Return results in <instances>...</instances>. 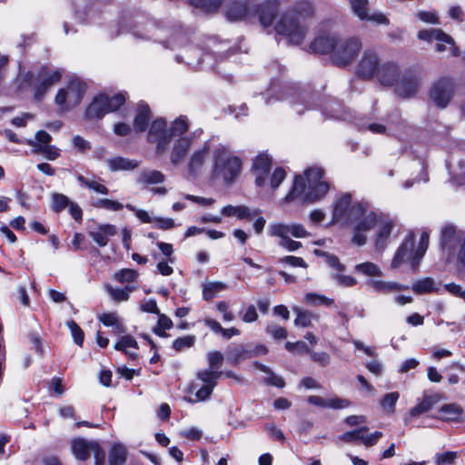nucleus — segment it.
Instances as JSON below:
<instances>
[{"instance_id":"obj_1","label":"nucleus","mask_w":465,"mask_h":465,"mask_svg":"<svg viewBox=\"0 0 465 465\" xmlns=\"http://www.w3.org/2000/svg\"><path fill=\"white\" fill-rule=\"evenodd\" d=\"M314 15L312 3L302 0L284 12L274 25L278 35L285 36L292 45H301L308 32V19Z\"/></svg>"},{"instance_id":"obj_2","label":"nucleus","mask_w":465,"mask_h":465,"mask_svg":"<svg viewBox=\"0 0 465 465\" xmlns=\"http://www.w3.org/2000/svg\"><path fill=\"white\" fill-rule=\"evenodd\" d=\"M305 181L296 175L293 185L284 201L289 203L300 199L302 203H313L322 200L330 190V183L324 179V170L321 167H311L304 171Z\"/></svg>"},{"instance_id":"obj_3","label":"nucleus","mask_w":465,"mask_h":465,"mask_svg":"<svg viewBox=\"0 0 465 465\" xmlns=\"http://www.w3.org/2000/svg\"><path fill=\"white\" fill-rule=\"evenodd\" d=\"M63 74V69L49 65H42L35 72L20 69L16 84L20 89L32 87L35 100L41 101L48 91L61 81Z\"/></svg>"},{"instance_id":"obj_4","label":"nucleus","mask_w":465,"mask_h":465,"mask_svg":"<svg viewBox=\"0 0 465 465\" xmlns=\"http://www.w3.org/2000/svg\"><path fill=\"white\" fill-rule=\"evenodd\" d=\"M209 368L201 370L197 372L196 377L202 382H193L190 386L191 391H194L195 399L186 398V401L191 403L198 401H204L208 400L214 388L217 386L218 380L222 376V371L218 369L222 366L223 361V355L218 351H211L208 353Z\"/></svg>"},{"instance_id":"obj_5","label":"nucleus","mask_w":465,"mask_h":465,"mask_svg":"<svg viewBox=\"0 0 465 465\" xmlns=\"http://www.w3.org/2000/svg\"><path fill=\"white\" fill-rule=\"evenodd\" d=\"M213 175L221 177L225 183H232L242 170L241 159L234 155L229 147L217 146L213 153Z\"/></svg>"},{"instance_id":"obj_6","label":"nucleus","mask_w":465,"mask_h":465,"mask_svg":"<svg viewBox=\"0 0 465 465\" xmlns=\"http://www.w3.org/2000/svg\"><path fill=\"white\" fill-rule=\"evenodd\" d=\"M86 92V84L80 79L69 81L66 86L58 89L54 104L60 113H67L77 107Z\"/></svg>"},{"instance_id":"obj_7","label":"nucleus","mask_w":465,"mask_h":465,"mask_svg":"<svg viewBox=\"0 0 465 465\" xmlns=\"http://www.w3.org/2000/svg\"><path fill=\"white\" fill-rule=\"evenodd\" d=\"M384 213L381 211L370 210L368 203H365V208L362 213L353 217L356 222L353 228L352 242L358 246H362L367 242L366 232L376 226L383 217Z\"/></svg>"},{"instance_id":"obj_8","label":"nucleus","mask_w":465,"mask_h":465,"mask_svg":"<svg viewBox=\"0 0 465 465\" xmlns=\"http://www.w3.org/2000/svg\"><path fill=\"white\" fill-rule=\"evenodd\" d=\"M125 102V97L123 94H115L109 97L106 94H101L94 97L92 103L85 110V118L88 120L101 119L104 114L114 112L120 108Z\"/></svg>"},{"instance_id":"obj_9","label":"nucleus","mask_w":465,"mask_h":465,"mask_svg":"<svg viewBox=\"0 0 465 465\" xmlns=\"http://www.w3.org/2000/svg\"><path fill=\"white\" fill-rule=\"evenodd\" d=\"M364 208L365 202L352 203L351 194H343L334 203L332 221L344 223H352L353 217L362 213Z\"/></svg>"},{"instance_id":"obj_10","label":"nucleus","mask_w":465,"mask_h":465,"mask_svg":"<svg viewBox=\"0 0 465 465\" xmlns=\"http://www.w3.org/2000/svg\"><path fill=\"white\" fill-rule=\"evenodd\" d=\"M454 79L442 76L436 80L429 91L430 100L440 109L448 106L455 94Z\"/></svg>"},{"instance_id":"obj_11","label":"nucleus","mask_w":465,"mask_h":465,"mask_svg":"<svg viewBox=\"0 0 465 465\" xmlns=\"http://www.w3.org/2000/svg\"><path fill=\"white\" fill-rule=\"evenodd\" d=\"M361 49V43L356 37L338 39L331 59L335 64L345 66L354 60Z\"/></svg>"},{"instance_id":"obj_12","label":"nucleus","mask_w":465,"mask_h":465,"mask_svg":"<svg viewBox=\"0 0 465 465\" xmlns=\"http://www.w3.org/2000/svg\"><path fill=\"white\" fill-rule=\"evenodd\" d=\"M421 82L420 74L408 69L399 77L395 84L394 92L401 98H411L417 94Z\"/></svg>"},{"instance_id":"obj_13","label":"nucleus","mask_w":465,"mask_h":465,"mask_svg":"<svg viewBox=\"0 0 465 465\" xmlns=\"http://www.w3.org/2000/svg\"><path fill=\"white\" fill-rule=\"evenodd\" d=\"M147 140L149 143H156V153H163L169 143L171 142V134L166 129V122L162 119L154 120L148 132Z\"/></svg>"},{"instance_id":"obj_14","label":"nucleus","mask_w":465,"mask_h":465,"mask_svg":"<svg viewBox=\"0 0 465 465\" xmlns=\"http://www.w3.org/2000/svg\"><path fill=\"white\" fill-rule=\"evenodd\" d=\"M381 64L376 52L366 50L357 65V74L363 80H372L378 73Z\"/></svg>"},{"instance_id":"obj_15","label":"nucleus","mask_w":465,"mask_h":465,"mask_svg":"<svg viewBox=\"0 0 465 465\" xmlns=\"http://www.w3.org/2000/svg\"><path fill=\"white\" fill-rule=\"evenodd\" d=\"M353 14L361 21L371 22L376 25H388L389 19L382 14L374 12L370 14L368 0H349Z\"/></svg>"},{"instance_id":"obj_16","label":"nucleus","mask_w":465,"mask_h":465,"mask_svg":"<svg viewBox=\"0 0 465 465\" xmlns=\"http://www.w3.org/2000/svg\"><path fill=\"white\" fill-rule=\"evenodd\" d=\"M420 40L431 43L432 41L444 42L450 45V51L452 56L458 57L460 54V49L456 46L454 39L440 28L423 29L418 33Z\"/></svg>"},{"instance_id":"obj_17","label":"nucleus","mask_w":465,"mask_h":465,"mask_svg":"<svg viewBox=\"0 0 465 465\" xmlns=\"http://www.w3.org/2000/svg\"><path fill=\"white\" fill-rule=\"evenodd\" d=\"M414 242L415 238L412 233L409 234L400 247L397 249L395 255L391 261V266L392 269L399 268L402 263L410 262L412 266L414 257Z\"/></svg>"},{"instance_id":"obj_18","label":"nucleus","mask_w":465,"mask_h":465,"mask_svg":"<svg viewBox=\"0 0 465 465\" xmlns=\"http://www.w3.org/2000/svg\"><path fill=\"white\" fill-rule=\"evenodd\" d=\"M400 76L399 64L392 61H387L381 63L375 79L383 86H394Z\"/></svg>"},{"instance_id":"obj_19","label":"nucleus","mask_w":465,"mask_h":465,"mask_svg":"<svg viewBox=\"0 0 465 465\" xmlns=\"http://www.w3.org/2000/svg\"><path fill=\"white\" fill-rule=\"evenodd\" d=\"M377 226L375 247L378 250H384L389 242L391 231L394 227V222L388 214L384 213Z\"/></svg>"},{"instance_id":"obj_20","label":"nucleus","mask_w":465,"mask_h":465,"mask_svg":"<svg viewBox=\"0 0 465 465\" xmlns=\"http://www.w3.org/2000/svg\"><path fill=\"white\" fill-rule=\"evenodd\" d=\"M272 166V159L265 153H260L253 161L252 170L255 173V183L257 186H263L266 182V175Z\"/></svg>"},{"instance_id":"obj_21","label":"nucleus","mask_w":465,"mask_h":465,"mask_svg":"<svg viewBox=\"0 0 465 465\" xmlns=\"http://www.w3.org/2000/svg\"><path fill=\"white\" fill-rule=\"evenodd\" d=\"M366 285L371 291L384 295L395 293L402 290L409 289L408 286L402 285L397 282H386L376 279H369L366 282Z\"/></svg>"},{"instance_id":"obj_22","label":"nucleus","mask_w":465,"mask_h":465,"mask_svg":"<svg viewBox=\"0 0 465 465\" xmlns=\"http://www.w3.org/2000/svg\"><path fill=\"white\" fill-rule=\"evenodd\" d=\"M221 213L226 217L235 216L239 220H252L262 213L260 209H251L245 205H226L222 208Z\"/></svg>"},{"instance_id":"obj_23","label":"nucleus","mask_w":465,"mask_h":465,"mask_svg":"<svg viewBox=\"0 0 465 465\" xmlns=\"http://www.w3.org/2000/svg\"><path fill=\"white\" fill-rule=\"evenodd\" d=\"M116 234L117 228L114 225L109 223L100 224L96 230L89 232L90 237L100 247L106 246L110 238Z\"/></svg>"},{"instance_id":"obj_24","label":"nucleus","mask_w":465,"mask_h":465,"mask_svg":"<svg viewBox=\"0 0 465 465\" xmlns=\"http://www.w3.org/2000/svg\"><path fill=\"white\" fill-rule=\"evenodd\" d=\"M338 38L334 35H322L316 37L310 45V49L317 54H334Z\"/></svg>"},{"instance_id":"obj_25","label":"nucleus","mask_w":465,"mask_h":465,"mask_svg":"<svg viewBox=\"0 0 465 465\" xmlns=\"http://www.w3.org/2000/svg\"><path fill=\"white\" fill-rule=\"evenodd\" d=\"M249 13V7L246 1L232 0L231 1L225 11L226 18L231 22L243 20Z\"/></svg>"},{"instance_id":"obj_26","label":"nucleus","mask_w":465,"mask_h":465,"mask_svg":"<svg viewBox=\"0 0 465 465\" xmlns=\"http://www.w3.org/2000/svg\"><path fill=\"white\" fill-rule=\"evenodd\" d=\"M307 401L312 404L322 408L329 409H345L350 406V401L341 398L324 399L318 395L309 396Z\"/></svg>"},{"instance_id":"obj_27","label":"nucleus","mask_w":465,"mask_h":465,"mask_svg":"<svg viewBox=\"0 0 465 465\" xmlns=\"http://www.w3.org/2000/svg\"><path fill=\"white\" fill-rule=\"evenodd\" d=\"M192 146V139L189 136L180 137L174 142L170 160L172 163L177 165L182 163V161L186 156L189 149Z\"/></svg>"},{"instance_id":"obj_28","label":"nucleus","mask_w":465,"mask_h":465,"mask_svg":"<svg viewBox=\"0 0 465 465\" xmlns=\"http://www.w3.org/2000/svg\"><path fill=\"white\" fill-rule=\"evenodd\" d=\"M71 448L77 460H86L90 457L93 449H97V442L87 441L84 439L78 438L72 441Z\"/></svg>"},{"instance_id":"obj_29","label":"nucleus","mask_w":465,"mask_h":465,"mask_svg":"<svg viewBox=\"0 0 465 465\" xmlns=\"http://www.w3.org/2000/svg\"><path fill=\"white\" fill-rule=\"evenodd\" d=\"M257 14L259 22L262 27H270L277 15V7L275 5L270 2H264L258 5Z\"/></svg>"},{"instance_id":"obj_30","label":"nucleus","mask_w":465,"mask_h":465,"mask_svg":"<svg viewBox=\"0 0 465 465\" xmlns=\"http://www.w3.org/2000/svg\"><path fill=\"white\" fill-rule=\"evenodd\" d=\"M203 52L197 46H189L183 54L176 55L178 63L184 62L193 68L200 66L203 59Z\"/></svg>"},{"instance_id":"obj_31","label":"nucleus","mask_w":465,"mask_h":465,"mask_svg":"<svg viewBox=\"0 0 465 465\" xmlns=\"http://www.w3.org/2000/svg\"><path fill=\"white\" fill-rule=\"evenodd\" d=\"M209 147L204 145L202 149L196 150L191 156L187 164L190 175L195 176L202 169L205 163Z\"/></svg>"},{"instance_id":"obj_32","label":"nucleus","mask_w":465,"mask_h":465,"mask_svg":"<svg viewBox=\"0 0 465 465\" xmlns=\"http://www.w3.org/2000/svg\"><path fill=\"white\" fill-rule=\"evenodd\" d=\"M434 405V401L430 396H425L422 400L418 402L414 407H412L409 414L405 416L404 421L406 424H409L411 421V419L418 418L420 415L428 412Z\"/></svg>"},{"instance_id":"obj_33","label":"nucleus","mask_w":465,"mask_h":465,"mask_svg":"<svg viewBox=\"0 0 465 465\" xmlns=\"http://www.w3.org/2000/svg\"><path fill=\"white\" fill-rule=\"evenodd\" d=\"M254 354L252 350L247 349L244 345L238 344L228 349L227 359L232 364H237L241 361L253 357Z\"/></svg>"},{"instance_id":"obj_34","label":"nucleus","mask_w":465,"mask_h":465,"mask_svg":"<svg viewBox=\"0 0 465 465\" xmlns=\"http://www.w3.org/2000/svg\"><path fill=\"white\" fill-rule=\"evenodd\" d=\"M137 112L134 121V127L136 132L141 133L145 131L148 126L150 108L146 104L140 103L137 107Z\"/></svg>"},{"instance_id":"obj_35","label":"nucleus","mask_w":465,"mask_h":465,"mask_svg":"<svg viewBox=\"0 0 465 465\" xmlns=\"http://www.w3.org/2000/svg\"><path fill=\"white\" fill-rule=\"evenodd\" d=\"M106 163L112 172L130 171L139 166L136 160H129L121 156L107 159Z\"/></svg>"},{"instance_id":"obj_36","label":"nucleus","mask_w":465,"mask_h":465,"mask_svg":"<svg viewBox=\"0 0 465 465\" xmlns=\"http://www.w3.org/2000/svg\"><path fill=\"white\" fill-rule=\"evenodd\" d=\"M165 175L157 170H144L137 177V183L144 186L163 183Z\"/></svg>"},{"instance_id":"obj_37","label":"nucleus","mask_w":465,"mask_h":465,"mask_svg":"<svg viewBox=\"0 0 465 465\" xmlns=\"http://www.w3.org/2000/svg\"><path fill=\"white\" fill-rule=\"evenodd\" d=\"M440 412L441 414V419L448 421H461L463 410L462 408L455 403L444 404Z\"/></svg>"},{"instance_id":"obj_38","label":"nucleus","mask_w":465,"mask_h":465,"mask_svg":"<svg viewBox=\"0 0 465 465\" xmlns=\"http://www.w3.org/2000/svg\"><path fill=\"white\" fill-rule=\"evenodd\" d=\"M411 290L418 295L439 292V288L436 286L434 280L430 277L422 278L414 282Z\"/></svg>"},{"instance_id":"obj_39","label":"nucleus","mask_w":465,"mask_h":465,"mask_svg":"<svg viewBox=\"0 0 465 465\" xmlns=\"http://www.w3.org/2000/svg\"><path fill=\"white\" fill-rule=\"evenodd\" d=\"M457 235L455 226L446 224L442 227L440 232V247L443 250H448L449 254H451L452 242L455 241Z\"/></svg>"},{"instance_id":"obj_40","label":"nucleus","mask_w":465,"mask_h":465,"mask_svg":"<svg viewBox=\"0 0 465 465\" xmlns=\"http://www.w3.org/2000/svg\"><path fill=\"white\" fill-rule=\"evenodd\" d=\"M430 242V236L427 232H422L419 242V246L415 249L413 262H412V270L415 272L418 270L420 262L423 258Z\"/></svg>"},{"instance_id":"obj_41","label":"nucleus","mask_w":465,"mask_h":465,"mask_svg":"<svg viewBox=\"0 0 465 465\" xmlns=\"http://www.w3.org/2000/svg\"><path fill=\"white\" fill-rule=\"evenodd\" d=\"M354 271L357 273H361L368 277H381L383 275L381 268L376 263L371 262H365L356 264Z\"/></svg>"},{"instance_id":"obj_42","label":"nucleus","mask_w":465,"mask_h":465,"mask_svg":"<svg viewBox=\"0 0 465 465\" xmlns=\"http://www.w3.org/2000/svg\"><path fill=\"white\" fill-rule=\"evenodd\" d=\"M126 449L123 445H114L109 452V465H124L126 460Z\"/></svg>"},{"instance_id":"obj_43","label":"nucleus","mask_w":465,"mask_h":465,"mask_svg":"<svg viewBox=\"0 0 465 465\" xmlns=\"http://www.w3.org/2000/svg\"><path fill=\"white\" fill-rule=\"evenodd\" d=\"M256 366L260 371L268 374V377L264 379L265 384L277 388H283L285 386L283 378L274 374L269 367L262 363H256Z\"/></svg>"},{"instance_id":"obj_44","label":"nucleus","mask_w":465,"mask_h":465,"mask_svg":"<svg viewBox=\"0 0 465 465\" xmlns=\"http://www.w3.org/2000/svg\"><path fill=\"white\" fill-rule=\"evenodd\" d=\"M76 179L83 186L89 190H93L97 193L107 194L109 192L108 188L105 185L100 183L97 180L86 178L83 174H78Z\"/></svg>"},{"instance_id":"obj_45","label":"nucleus","mask_w":465,"mask_h":465,"mask_svg":"<svg viewBox=\"0 0 465 465\" xmlns=\"http://www.w3.org/2000/svg\"><path fill=\"white\" fill-rule=\"evenodd\" d=\"M109 295L115 302H125L129 299L130 292H134L136 287L134 285H126L124 288L106 287Z\"/></svg>"},{"instance_id":"obj_46","label":"nucleus","mask_w":465,"mask_h":465,"mask_svg":"<svg viewBox=\"0 0 465 465\" xmlns=\"http://www.w3.org/2000/svg\"><path fill=\"white\" fill-rule=\"evenodd\" d=\"M226 289V284L221 282H211L203 286V298L211 301L220 292Z\"/></svg>"},{"instance_id":"obj_47","label":"nucleus","mask_w":465,"mask_h":465,"mask_svg":"<svg viewBox=\"0 0 465 465\" xmlns=\"http://www.w3.org/2000/svg\"><path fill=\"white\" fill-rule=\"evenodd\" d=\"M400 398L398 391L386 393L380 401V404L383 411L388 414L395 412V405Z\"/></svg>"},{"instance_id":"obj_48","label":"nucleus","mask_w":465,"mask_h":465,"mask_svg":"<svg viewBox=\"0 0 465 465\" xmlns=\"http://www.w3.org/2000/svg\"><path fill=\"white\" fill-rule=\"evenodd\" d=\"M224 0H190V4L207 13L216 12Z\"/></svg>"},{"instance_id":"obj_49","label":"nucleus","mask_w":465,"mask_h":465,"mask_svg":"<svg viewBox=\"0 0 465 465\" xmlns=\"http://www.w3.org/2000/svg\"><path fill=\"white\" fill-rule=\"evenodd\" d=\"M138 272L133 269H122L115 272L114 279L120 283H126V285H132L135 282L138 278Z\"/></svg>"},{"instance_id":"obj_50","label":"nucleus","mask_w":465,"mask_h":465,"mask_svg":"<svg viewBox=\"0 0 465 465\" xmlns=\"http://www.w3.org/2000/svg\"><path fill=\"white\" fill-rule=\"evenodd\" d=\"M292 310L296 313V318L294 320L295 326L302 328L311 326L312 320L313 318V314L311 312L302 310L298 307H293Z\"/></svg>"},{"instance_id":"obj_51","label":"nucleus","mask_w":465,"mask_h":465,"mask_svg":"<svg viewBox=\"0 0 465 465\" xmlns=\"http://www.w3.org/2000/svg\"><path fill=\"white\" fill-rule=\"evenodd\" d=\"M188 127L189 125L187 123V118L185 116L178 117L172 123L171 128L169 129L171 139L174 136H180L185 134L188 130Z\"/></svg>"},{"instance_id":"obj_52","label":"nucleus","mask_w":465,"mask_h":465,"mask_svg":"<svg viewBox=\"0 0 465 465\" xmlns=\"http://www.w3.org/2000/svg\"><path fill=\"white\" fill-rule=\"evenodd\" d=\"M70 203L71 202L69 201V198L63 193H54L52 194L51 206L52 210L56 213L64 211L66 207H68Z\"/></svg>"},{"instance_id":"obj_53","label":"nucleus","mask_w":465,"mask_h":465,"mask_svg":"<svg viewBox=\"0 0 465 465\" xmlns=\"http://www.w3.org/2000/svg\"><path fill=\"white\" fill-rule=\"evenodd\" d=\"M172 327V320L165 314H162L159 312L157 327L154 328V333L160 337H167L165 330H170Z\"/></svg>"},{"instance_id":"obj_54","label":"nucleus","mask_w":465,"mask_h":465,"mask_svg":"<svg viewBox=\"0 0 465 465\" xmlns=\"http://www.w3.org/2000/svg\"><path fill=\"white\" fill-rule=\"evenodd\" d=\"M369 428L366 426L360 427L354 430L344 432L338 436L339 440L345 442H352L363 439V433L367 432Z\"/></svg>"},{"instance_id":"obj_55","label":"nucleus","mask_w":465,"mask_h":465,"mask_svg":"<svg viewBox=\"0 0 465 465\" xmlns=\"http://www.w3.org/2000/svg\"><path fill=\"white\" fill-rule=\"evenodd\" d=\"M314 252L318 256H324L326 259V262L331 268L337 270L338 272L345 271V265L340 262V259L336 255L325 252L321 250H315Z\"/></svg>"},{"instance_id":"obj_56","label":"nucleus","mask_w":465,"mask_h":465,"mask_svg":"<svg viewBox=\"0 0 465 465\" xmlns=\"http://www.w3.org/2000/svg\"><path fill=\"white\" fill-rule=\"evenodd\" d=\"M195 341V337L193 335H186L175 339L173 342V348L176 351H182L185 349L191 348Z\"/></svg>"},{"instance_id":"obj_57","label":"nucleus","mask_w":465,"mask_h":465,"mask_svg":"<svg viewBox=\"0 0 465 465\" xmlns=\"http://www.w3.org/2000/svg\"><path fill=\"white\" fill-rule=\"evenodd\" d=\"M67 327L69 328L71 334L74 338V342L79 345L80 347L83 346L84 339V333L83 330L80 328V326L74 322V321H69L66 323Z\"/></svg>"},{"instance_id":"obj_58","label":"nucleus","mask_w":465,"mask_h":465,"mask_svg":"<svg viewBox=\"0 0 465 465\" xmlns=\"http://www.w3.org/2000/svg\"><path fill=\"white\" fill-rule=\"evenodd\" d=\"M305 300L307 302L312 305H326L331 306L333 303V300L330 299L326 296L320 295L313 292H308L305 295Z\"/></svg>"},{"instance_id":"obj_59","label":"nucleus","mask_w":465,"mask_h":465,"mask_svg":"<svg viewBox=\"0 0 465 465\" xmlns=\"http://www.w3.org/2000/svg\"><path fill=\"white\" fill-rule=\"evenodd\" d=\"M127 348H138L137 341L131 335L123 336L118 342L115 343L114 349L117 351H125Z\"/></svg>"},{"instance_id":"obj_60","label":"nucleus","mask_w":465,"mask_h":465,"mask_svg":"<svg viewBox=\"0 0 465 465\" xmlns=\"http://www.w3.org/2000/svg\"><path fill=\"white\" fill-rule=\"evenodd\" d=\"M271 236H278L281 240L289 237L288 224L273 223L269 227Z\"/></svg>"},{"instance_id":"obj_61","label":"nucleus","mask_w":465,"mask_h":465,"mask_svg":"<svg viewBox=\"0 0 465 465\" xmlns=\"http://www.w3.org/2000/svg\"><path fill=\"white\" fill-rule=\"evenodd\" d=\"M308 354H310L311 359L314 362L318 363L322 367L329 365L331 361L330 354L325 351H312L310 350Z\"/></svg>"},{"instance_id":"obj_62","label":"nucleus","mask_w":465,"mask_h":465,"mask_svg":"<svg viewBox=\"0 0 465 465\" xmlns=\"http://www.w3.org/2000/svg\"><path fill=\"white\" fill-rule=\"evenodd\" d=\"M94 205L111 211H120L124 208L121 203L110 199H100Z\"/></svg>"},{"instance_id":"obj_63","label":"nucleus","mask_w":465,"mask_h":465,"mask_svg":"<svg viewBox=\"0 0 465 465\" xmlns=\"http://www.w3.org/2000/svg\"><path fill=\"white\" fill-rule=\"evenodd\" d=\"M332 279L342 287H352L357 284V280L350 275L334 273Z\"/></svg>"},{"instance_id":"obj_64","label":"nucleus","mask_w":465,"mask_h":465,"mask_svg":"<svg viewBox=\"0 0 465 465\" xmlns=\"http://www.w3.org/2000/svg\"><path fill=\"white\" fill-rule=\"evenodd\" d=\"M457 457L458 453L456 451H446L444 453H437L435 455V460L439 465L453 464Z\"/></svg>"}]
</instances>
